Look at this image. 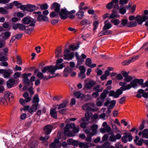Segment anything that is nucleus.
Masks as SVG:
<instances>
[{
	"label": "nucleus",
	"mask_w": 148,
	"mask_h": 148,
	"mask_svg": "<svg viewBox=\"0 0 148 148\" xmlns=\"http://www.w3.org/2000/svg\"><path fill=\"white\" fill-rule=\"evenodd\" d=\"M85 73L80 72L79 74V77L82 79H84L86 78V75L84 74Z\"/></svg>",
	"instance_id": "obj_58"
},
{
	"label": "nucleus",
	"mask_w": 148,
	"mask_h": 148,
	"mask_svg": "<svg viewBox=\"0 0 148 148\" xmlns=\"http://www.w3.org/2000/svg\"><path fill=\"white\" fill-rule=\"evenodd\" d=\"M63 61L62 59L60 58L57 60L56 64L54 66L52 65L46 66L42 69V71L43 73L48 72L52 74H55V72L56 70L61 69L65 66L63 63L59 64L62 63Z\"/></svg>",
	"instance_id": "obj_1"
},
{
	"label": "nucleus",
	"mask_w": 148,
	"mask_h": 148,
	"mask_svg": "<svg viewBox=\"0 0 148 148\" xmlns=\"http://www.w3.org/2000/svg\"><path fill=\"white\" fill-rule=\"evenodd\" d=\"M73 68H70L69 66L66 67L64 70L63 73V75L65 77H67L68 74L72 71Z\"/></svg>",
	"instance_id": "obj_21"
},
{
	"label": "nucleus",
	"mask_w": 148,
	"mask_h": 148,
	"mask_svg": "<svg viewBox=\"0 0 148 148\" xmlns=\"http://www.w3.org/2000/svg\"><path fill=\"white\" fill-rule=\"evenodd\" d=\"M128 23V21L126 19H123L121 20V23L123 26H125Z\"/></svg>",
	"instance_id": "obj_60"
},
{
	"label": "nucleus",
	"mask_w": 148,
	"mask_h": 148,
	"mask_svg": "<svg viewBox=\"0 0 148 148\" xmlns=\"http://www.w3.org/2000/svg\"><path fill=\"white\" fill-rule=\"evenodd\" d=\"M117 17V15L116 14V12L113 11V12L110 14L109 17V18H114Z\"/></svg>",
	"instance_id": "obj_61"
},
{
	"label": "nucleus",
	"mask_w": 148,
	"mask_h": 148,
	"mask_svg": "<svg viewBox=\"0 0 148 148\" xmlns=\"http://www.w3.org/2000/svg\"><path fill=\"white\" fill-rule=\"evenodd\" d=\"M32 106L29 110L31 114L36 111L37 109V95H35L32 101Z\"/></svg>",
	"instance_id": "obj_5"
},
{
	"label": "nucleus",
	"mask_w": 148,
	"mask_h": 148,
	"mask_svg": "<svg viewBox=\"0 0 148 148\" xmlns=\"http://www.w3.org/2000/svg\"><path fill=\"white\" fill-rule=\"evenodd\" d=\"M36 8V7L35 5L27 4L26 11L28 12H32L35 10Z\"/></svg>",
	"instance_id": "obj_20"
},
{
	"label": "nucleus",
	"mask_w": 148,
	"mask_h": 148,
	"mask_svg": "<svg viewBox=\"0 0 148 148\" xmlns=\"http://www.w3.org/2000/svg\"><path fill=\"white\" fill-rule=\"evenodd\" d=\"M68 103V101L67 100H66L64 101L63 103L60 104L58 106V109H60L62 108H63L66 107Z\"/></svg>",
	"instance_id": "obj_35"
},
{
	"label": "nucleus",
	"mask_w": 148,
	"mask_h": 148,
	"mask_svg": "<svg viewBox=\"0 0 148 148\" xmlns=\"http://www.w3.org/2000/svg\"><path fill=\"white\" fill-rule=\"evenodd\" d=\"M104 25L103 27L104 30H107L110 29L112 27V25L109 23H107L106 21L104 22Z\"/></svg>",
	"instance_id": "obj_30"
},
{
	"label": "nucleus",
	"mask_w": 148,
	"mask_h": 148,
	"mask_svg": "<svg viewBox=\"0 0 148 148\" xmlns=\"http://www.w3.org/2000/svg\"><path fill=\"white\" fill-rule=\"evenodd\" d=\"M118 1V0H112L110 2L107 4L106 5V8L108 10L111 9L114 5V3Z\"/></svg>",
	"instance_id": "obj_31"
},
{
	"label": "nucleus",
	"mask_w": 148,
	"mask_h": 148,
	"mask_svg": "<svg viewBox=\"0 0 148 148\" xmlns=\"http://www.w3.org/2000/svg\"><path fill=\"white\" fill-rule=\"evenodd\" d=\"M91 23V22L88 19H84L80 22V23L82 25H87Z\"/></svg>",
	"instance_id": "obj_38"
},
{
	"label": "nucleus",
	"mask_w": 148,
	"mask_h": 148,
	"mask_svg": "<svg viewBox=\"0 0 148 148\" xmlns=\"http://www.w3.org/2000/svg\"><path fill=\"white\" fill-rule=\"evenodd\" d=\"M92 135L90 133V134H87V137L86 138V140L88 142H90L91 141V136Z\"/></svg>",
	"instance_id": "obj_54"
},
{
	"label": "nucleus",
	"mask_w": 148,
	"mask_h": 148,
	"mask_svg": "<svg viewBox=\"0 0 148 148\" xmlns=\"http://www.w3.org/2000/svg\"><path fill=\"white\" fill-rule=\"evenodd\" d=\"M129 0H119L120 4L121 5L127 4Z\"/></svg>",
	"instance_id": "obj_62"
},
{
	"label": "nucleus",
	"mask_w": 148,
	"mask_h": 148,
	"mask_svg": "<svg viewBox=\"0 0 148 148\" xmlns=\"http://www.w3.org/2000/svg\"><path fill=\"white\" fill-rule=\"evenodd\" d=\"M53 126L50 125H48L44 128V131L46 135L49 134L52 130Z\"/></svg>",
	"instance_id": "obj_17"
},
{
	"label": "nucleus",
	"mask_w": 148,
	"mask_h": 148,
	"mask_svg": "<svg viewBox=\"0 0 148 148\" xmlns=\"http://www.w3.org/2000/svg\"><path fill=\"white\" fill-rule=\"evenodd\" d=\"M60 5L58 3H54L51 6V8L56 12L59 13L60 11Z\"/></svg>",
	"instance_id": "obj_16"
},
{
	"label": "nucleus",
	"mask_w": 148,
	"mask_h": 148,
	"mask_svg": "<svg viewBox=\"0 0 148 148\" xmlns=\"http://www.w3.org/2000/svg\"><path fill=\"white\" fill-rule=\"evenodd\" d=\"M14 5L17 8H20L21 10L23 11H26L27 8V4L26 5H23L21 3L17 1H14L13 2Z\"/></svg>",
	"instance_id": "obj_9"
},
{
	"label": "nucleus",
	"mask_w": 148,
	"mask_h": 148,
	"mask_svg": "<svg viewBox=\"0 0 148 148\" xmlns=\"http://www.w3.org/2000/svg\"><path fill=\"white\" fill-rule=\"evenodd\" d=\"M100 86L99 85H97L94 87V89L95 90L96 92H101L103 90V88H100Z\"/></svg>",
	"instance_id": "obj_50"
},
{
	"label": "nucleus",
	"mask_w": 148,
	"mask_h": 148,
	"mask_svg": "<svg viewBox=\"0 0 148 148\" xmlns=\"http://www.w3.org/2000/svg\"><path fill=\"white\" fill-rule=\"evenodd\" d=\"M95 105L93 103H88L85 104L83 106V109L84 110H86L87 112H89L90 111H94V109Z\"/></svg>",
	"instance_id": "obj_7"
},
{
	"label": "nucleus",
	"mask_w": 148,
	"mask_h": 148,
	"mask_svg": "<svg viewBox=\"0 0 148 148\" xmlns=\"http://www.w3.org/2000/svg\"><path fill=\"white\" fill-rule=\"evenodd\" d=\"M91 63V59L89 58H87L86 60V65L89 66Z\"/></svg>",
	"instance_id": "obj_57"
},
{
	"label": "nucleus",
	"mask_w": 148,
	"mask_h": 148,
	"mask_svg": "<svg viewBox=\"0 0 148 148\" xmlns=\"http://www.w3.org/2000/svg\"><path fill=\"white\" fill-rule=\"evenodd\" d=\"M119 84L120 86H122L121 87V89L123 90L124 91L126 90H129L131 88L130 85L128 84L127 86V83L125 82H120L119 83Z\"/></svg>",
	"instance_id": "obj_15"
},
{
	"label": "nucleus",
	"mask_w": 148,
	"mask_h": 148,
	"mask_svg": "<svg viewBox=\"0 0 148 148\" xmlns=\"http://www.w3.org/2000/svg\"><path fill=\"white\" fill-rule=\"evenodd\" d=\"M61 47H59L56 49V51L55 55L56 57L59 58L62 57L63 55L61 53Z\"/></svg>",
	"instance_id": "obj_27"
},
{
	"label": "nucleus",
	"mask_w": 148,
	"mask_h": 148,
	"mask_svg": "<svg viewBox=\"0 0 148 148\" xmlns=\"http://www.w3.org/2000/svg\"><path fill=\"white\" fill-rule=\"evenodd\" d=\"M21 74L19 72H16L14 75V78L15 79L19 77L21 75Z\"/></svg>",
	"instance_id": "obj_64"
},
{
	"label": "nucleus",
	"mask_w": 148,
	"mask_h": 148,
	"mask_svg": "<svg viewBox=\"0 0 148 148\" xmlns=\"http://www.w3.org/2000/svg\"><path fill=\"white\" fill-rule=\"evenodd\" d=\"M58 13L62 19H65L68 17V11L65 9H62Z\"/></svg>",
	"instance_id": "obj_10"
},
{
	"label": "nucleus",
	"mask_w": 148,
	"mask_h": 148,
	"mask_svg": "<svg viewBox=\"0 0 148 148\" xmlns=\"http://www.w3.org/2000/svg\"><path fill=\"white\" fill-rule=\"evenodd\" d=\"M4 97L6 99V100L10 101L14 97V96L12 93L10 92L6 91L5 92Z\"/></svg>",
	"instance_id": "obj_18"
},
{
	"label": "nucleus",
	"mask_w": 148,
	"mask_h": 148,
	"mask_svg": "<svg viewBox=\"0 0 148 148\" xmlns=\"http://www.w3.org/2000/svg\"><path fill=\"white\" fill-rule=\"evenodd\" d=\"M47 135H46L44 137H40V140L43 142L46 141V140L48 139L49 138V136Z\"/></svg>",
	"instance_id": "obj_48"
},
{
	"label": "nucleus",
	"mask_w": 148,
	"mask_h": 148,
	"mask_svg": "<svg viewBox=\"0 0 148 148\" xmlns=\"http://www.w3.org/2000/svg\"><path fill=\"white\" fill-rule=\"evenodd\" d=\"M121 137V135L120 134H117L116 135L112 134L110 136L109 140L112 142H115L117 139H120Z\"/></svg>",
	"instance_id": "obj_11"
},
{
	"label": "nucleus",
	"mask_w": 148,
	"mask_h": 148,
	"mask_svg": "<svg viewBox=\"0 0 148 148\" xmlns=\"http://www.w3.org/2000/svg\"><path fill=\"white\" fill-rule=\"evenodd\" d=\"M122 90L121 89H118L115 92L116 95H115V98H118L120 95L123 93Z\"/></svg>",
	"instance_id": "obj_40"
},
{
	"label": "nucleus",
	"mask_w": 148,
	"mask_h": 148,
	"mask_svg": "<svg viewBox=\"0 0 148 148\" xmlns=\"http://www.w3.org/2000/svg\"><path fill=\"white\" fill-rule=\"evenodd\" d=\"M38 5L40 6V9L42 10H46L48 8V6L47 4L42 5L39 4Z\"/></svg>",
	"instance_id": "obj_47"
},
{
	"label": "nucleus",
	"mask_w": 148,
	"mask_h": 148,
	"mask_svg": "<svg viewBox=\"0 0 148 148\" xmlns=\"http://www.w3.org/2000/svg\"><path fill=\"white\" fill-rule=\"evenodd\" d=\"M76 15L78 16L79 18L82 19L84 16V12L82 11V10H79L78 12L76 13Z\"/></svg>",
	"instance_id": "obj_37"
},
{
	"label": "nucleus",
	"mask_w": 148,
	"mask_h": 148,
	"mask_svg": "<svg viewBox=\"0 0 148 148\" xmlns=\"http://www.w3.org/2000/svg\"><path fill=\"white\" fill-rule=\"evenodd\" d=\"M79 145L81 148H88V146L86 143L80 142L79 144Z\"/></svg>",
	"instance_id": "obj_44"
},
{
	"label": "nucleus",
	"mask_w": 148,
	"mask_h": 148,
	"mask_svg": "<svg viewBox=\"0 0 148 148\" xmlns=\"http://www.w3.org/2000/svg\"><path fill=\"white\" fill-rule=\"evenodd\" d=\"M134 142L136 145L139 146L141 145L143 143V140L142 138L139 139V138L138 136H135V139L134 140Z\"/></svg>",
	"instance_id": "obj_22"
},
{
	"label": "nucleus",
	"mask_w": 148,
	"mask_h": 148,
	"mask_svg": "<svg viewBox=\"0 0 148 148\" xmlns=\"http://www.w3.org/2000/svg\"><path fill=\"white\" fill-rule=\"evenodd\" d=\"M109 91L106 90H105L101 94L100 97L101 99H104L106 97L107 95L108 94Z\"/></svg>",
	"instance_id": "obj_34"
},
{
	"label": "nucleus",
	"mask_w": 148,
	"mask_h": 148,
	"mask_svg": "<svg viewBox=\"0 0 148 148\" xmlns=\"http://www.w3.org/2000/svg\"><path fill=\"white\" fill-rule=\"evenodd\" d=\"M72 129L73 133H78L79 131V126L75 127V126H73Z\"/></svg>",
	"instance_id": "obj_45"
},
{
	"label": "nucleus",
	"mask_w": 148,
	"mask_h": 148,
	"mask_svg": "<svg viewBox=\"0 0 148 148\" xmlns=\"http://www.w3.org/2000/svg\"><path fill=\"white\" fill-rule=\"evenodd\" d=\"M0 13L4 14H7L8 13V11L5 8L0 7Z\"/></svg>",
	"instance_id": "obj_43"
},
{
	"label": "nucleus",
	"mask_w": 148,
	"mask_h": 148,
	"mask_svg": "<svg viewBox=\"0 0 148 148\" xmlns=\"http://www.w3.org/2000/svg\"><path fill=\"white\" fill-rule=\"evenodd\" d=\"M110 143L108 142H106L103 143L102 145V147H105V148H108L110 146Z\"/></svg>",
	"instance_id": "obj_63"
},
{
	"label": "nucleus",
	"mask_w": 148,
	"mask_h": 148,
	"mask_svg": "<svg viewBox=\"0 0 148 148\" xmlns=\"http://www.w3.org/2000/svg\"><path fill=\"white\" fill-rule=\"evenodd\" d=\"M126 9L124 6L121 5L120 6L119 9V12L122 15H124L126 12Z\"/></svg>",
	"instance_id": "obj_33"
},
{
	"label": "nucleus",
	"mask_w": 148,
	"mask_h": 148,
	"mask_svg": "<svg viewBox=\"0 0 148 148\" xmlns=\"http://www.w3.org/2000/svg\"><path fill=\"white\" fill-rule=\"evenodd\" d=\"M12 72L11 71H6L3 74V76L5 78H8L11 75Z\"/></svg>",
	"instance_id": "obj_46"
},
{
	"label": "nucleus",
	"mask_w": 148,
	"mask_h": 148,
	"mask_svg": "<svg viewBox=\"0 0 148 148\" xmlns=\"http://www.w3.org/2000/svg\"><path fill=\"white\" fill-rule=\"evenodd\" d=\"M74 94L77 98L82 99L85 97V95L79 91L75 92H74Z\"/></svg>",
	"instance_id": "obj_24"
},
{
	"label": "nucleus",
	"mask_w": 148,
	"mask_h": 148,
	"mask_svg": "<svg viewBox=\"0 0 148 148\" xmlns=\"http://www.w3.org/2000/svg\"><path fill=\"white\" fill-rule=\"evenodd\" d=\"M50 113L52 117L55 118H56L57 114L55 108H51L50 110Z\"/></svg>",
	"instance_id": "obj_29"
},
{
	"label": "nucleus",
	"mask_w": 148,
	"mask_h": 148,
	"mask_svg": "<svg viewBox=\"0 0 148 148\" xmlns=\"http://www.w3.org/2000/svg\"><path fill=\"white\" fill-rule=\"evenodd\" d=\"M143 137L145 138H148V132H147V129H145L143 131Z\"/></svg>",
	"instance_id": "obj_52"
},
{
	"label": "nucleus",
	"mask_w": 148,
	"mask_h": 148,
	"mask_svg": "<svg viewBox=\"0 0 148 148\" xmlns=\"http://www.w3.org/2000/svg\"><path fill=\"white\" fill-rule=\"evenodd\" d=\"M53 77V76H51L50 75H49V77H47L46 76H45L41 72L38 73V77L40 78L41 79L47 80Z\"/></svg>",
	"instance_id": "obj_19"
},
{
	"label": "nucleus",
	"mask_w": 148,
	"mask_h": 148,
	"mask_svg": "<svg viewBox=\"0 0 148 148\" xmlns=\"http://www.w3.org/2000/svg\"><path fill=\"white\" fill-rule=\"evenodd\" d=\"M139 58L138 56H134L131 59H130L131 62H133L136 60L138 59Z\"/></svg>",
	"instance_id": "obj_59"
},
{
	"label": "nucleus",
	"mask_w": 148,
	"mask_h": 148,
	"mask_svg": "<svg viewBox=\"0 0 148 148\" xmlns=\"http://www.w3.org/2000/svg\"><path fill=\"white\" fill-rule=\"evenodd\" d=\"M95 82L94 81H90L86 83L85 85L86 88L90 89L95 84Z\"/></svg>",
	"instance_id": "obj_26"
},
{
	"label": "nucleus",
	"mask_w": 148,
	"mask_h": 148,
	"mask_svg": "<svg viewBox=\"0 0 148 148\" xmlns=\"http://www.w3.org/2000/svg\"><path fill=\"white\" fill-rule=\"evenodd\" d=\"M61 145V143L59 142V140L56 139L54 142L50 145L49 147L51 148H60Z\"/></svg>",
	"instance_id": "obj_13"
},
{
	"label": "nucleus",
	"mask_w": 148,
	"mask_h": 148,
	"mask_svg": "<svg viewBox=\"0 0 148 148\" xmlns=\"http://www.w3.org/2000/svg\"><path fill=\"white\" fill-rule=\"evenodd\" d=\"M92 115V114L89 112H87V113L85 114V117L82 118L81 120L84 121H88L89 120V119L91 117Z\"/></svg>",
	"instance_id": "obj_28"
},
{
	"label": "nucleus",
	"mask_w": 148,
	"mask_h": 148,
	"mask_svg": "<svg viewBox=\"0 0 148 148\" xmlns=\"http://www.w3.org/2000/svg\"><path fill=\"white\" fill-rule=\"evenodd\" d=\"M38 21H48V18L46 16H44L41 14V12L40 11L38 12Z\"/></svg>",
	"instance_id": "obj_14"
},
{
	"label": "nucleus",
	"mask_w": 148,
	"mask_h": 148,
	"mask_svg": "<svg viewBox=\"0 0 148 148\" xmlns=\"http://www.w3.org/2000/svg\"><path fill=\"white\" fill-rule=\"evenodd\" d=\"M7 100L4 98H0V104H5L7 102Z\"/></svg>",
	"instance_id": "obj_55"
},
{
	"label": "nucleus",
	"mask_w": 148,
	"mask_h": 148,
	"mask_svg": "<svg viewBox=\"0 0 148 148\" xmlns=\"http://www.w3.org/2000/svg\"><path fill=\"white\" fill-rule=\"evenodd\" d=\"M79 47V44H78L76 46L74 45H70L69 47V48L71 50L73 51L78 49Z\"/></svg>",
	"instance_id": "obj_41"
},
{
	"label": "nucleus",
	"mask_w": 148,
	"mask_h": 148,
	"mask_svg": "<svg viewBox=\"0 0 148 148\" xmlns=\"http://www.w3.org/2000/svg\"><path fill=\"white\" fill-rule=\"evenodd\" d=\"M68 144L69 145H76L77 144V141L73 140L72 139H70L67 140Z\"/></svg>",
	"instance_id": "obj_36"
},
{
	"label": "nucleus",
	"mask_w": 148,
	"mask_h": 148,
	"mask_svg": "<svg viewBox=\"0 0 148 148\" xmlns=\"http://www.w3.org/2000/svg\"><path fill=\"white\" fill-rule=\"evenodd\" d=\"M137 23L136 22L133 21L129 23L127 25L128 27H136L137 26Z\"/></svg>",
	"instance_id": "obj_39"
},
{
	"label": "nucleus",
	"mask_w": 148,
	"mask_h": 148,
	"mask_svg": "<svg viewBox=\"0 0 148 148\" xmlns=\"http://www.w3.org/2000/svg\"><path fill=\"white\" fill-rule=\"evenodd\" d=\"M93 24L94 27L93 30L94 31L96 30L99 24V22L97 21H95L94 22Z\"/></svg>",
	"instance_id": "obj_53"
},
{
	"label": "nucleus",
	"mask_w": 148,
	"mask_h": 148,
	"mask_svg": "<svg viewBox=\"0 0 148 148\" xmlns=\"http://www.w3.org/2000/svg\"><path fill=\"white\" fill-rule=\"evenodd\" d=\"M98 126L96 124H94L91 127V129L92 132L90 133V134L92 135H94L96 134V131L97 129Z\"/></svg>",
	"instance_id": "obj_25"
},
{
	"label": "nucleus",
	"mask_w": 148,
	"mask_h": 148,
	"mask_svg": "<svg viewBox=\"0 0 148 148\" xmlns=\"http://www.w3.org/2000/svg\"><path fill=\"white\" fill-rule=\"evenodd\" d=\"M23 23L25 24H28L31 23L29 25L30 26L34 27V23H36L35 20L29 16L24 17L22 20Z\"/></svg>",
	"instance_id": "obj_6"
},
{
	"label": "nucleus",
	"mask_w": 148,
	"mask_h": 148,
	"mask_svg": "<svg viewBox=\"0 0 148 148\" xmlns=\"http://www.w3.org/2000/svg\"><path fill=\"white\" fill-rule=\"evenodd\" d=\"M70 50L65 49L64 51V59L70 60H71L73 57L74 54L72 52L69 53Z\"/></svg>",
	"instance_id": "obj_8"
},
{
	"label": "nucleus",
	"mask_w": 148,
	"mask_h": 148,
	"mask_svg": "<svg viewBox=\"0 0 148 148\" xmlns=\"http://www.w3.org/2000/svg\"><path fill=\"white\" fill-rule=\"evenodd\" d=\"M13 2L12 3H10L6 5V6L4 7V8L6 9L7 10L8 9H12L13 7Z\"/></svg>",
	"instance_id": "obj_49"
},
{
	"label": "nucleus",
	"mask_w": 148,
	"mask_h": 148,
	"mask_svg": "<svg viewBox=\"0 0 148 148\" xmlns=\"http://www.w3.org/2000/svg\"><path fill=\"white\" fill-rule=\"evenodd\" d=\"M111 22L113 23L114 25H117L120 23V21L119 19H113L111 20Z\"/></svg>",
	"instance_id": "obj_42"
},
{
	"label": "nucleus",
	"mask_w": 148,
	"mask_h": 148,
	"mask_svg": "<svg viewBox=\"0 0 148 148\" xmlns=\"http://www.w3.org/2000/svg\"><path fill=\"white\" fill-rule=\"evenodd\" d=\"M75 126L74 123H71L66 125L64 129V133L65 134L68 136H74V134L71 130V129Z\"/></svg>",
	"instance_id": "obj_3"
},
{
	"label": "nucleus",
	"mask_w": 148,
	"mask_h": 148,
	"mask_svg": "<svg viewBox=\"0 0 148 148\" xmlns=\"http://www.w3.org/2000/svg\"><path fill=\"white\" fill-rule=\"evenodd\" d=\"M124 135L122 137V140L124 143H126L127 142V140L129 141H132V136L130 133H124Z\"/></svg>",
	"instance_id": "obj_12"
},
{
	"label": "nucleus",
	"mask_w": 148,
	"mask_h": 148,
	"mask_svg": "<svg viewBox=\"0 0 148 148\" xmlns=\"http://www.w3.org/2000/svg\"><path fill=\"white\" fill-rule=\"evenodd\" d=\"M18 29L20 30H24L26 29V26L24 25L19 23Z\"/></svg>",
	"instance_id": "obj_51"
},
{
	"label": "nucleus",
	"mask_w": 148,
	"mask_h": 148,
	"mask_svg": "<svg viewBox=\"0 0 148 148\" xmlns=\"http://www.w3.org/2000/svg\"><path fill=\"white\" fill-rule=\"evenodd\" d=\"M16 58L17 59V64L19 65H21L22 62L21 57L19 56H16Z\"/></svg>",
	"instance_id": "obj_56"
},
{
	"label": "nucleus",
	"mask_w": 148,
	"mask_h": 148,
	"mask_svg": "<svg viewBox=\"0 0 148 148\" xmlns=\"http://www.w3.org/2000/svg\"><path fill=\"white\" fill-rule=\"evenodd\" d=\"M29 94L27 92L25 93L23 95V97L25 98V101L26 102H29L31 100V97H29Z\"/></svg>",
	"instance_id": "obj_32"
},
{
	"label": "nucleus",
	"mask_w": 148,
	"mask_h": 148,
	"mask_svg": "<svg viewBox=\"0 0 148 148\" xmlns=\"http://www.w3.org/2000/svg\"><path fill=\"white\" fill-rule=\"evenodd\" d=\"M147 18L146 16H142L139 15H137L136 17L134 16H130L129 17L130 20L132 21L135 19L138 24L141 25L143 22L146 21Z\"/></svg>",
	"instance_id": "obj_4"
},
{
	"label": "nucleus",
	"mask_w": 148,
	"mask_h": 148,
	"mask_svg": "<svg viewBox=\"0 0 148 148\" xmlns=\"http://www.w3.org/2000/svg\"><path fill=\"white\" fill-rule=\"evenodd\" d=\"M15 80L13 79H9L7 82V86L8 88H11L15 84Z\"/></svg>",
	"instance_id": "obj_23"
},
{
	"label": "nucleus",
	"mask_w": 148,
	"mask_h": 148,
	"mask_svg": "<svg viewBox=\"0 0 148 148\" xmlns=\"http://www.w3.org/2000/svg\"><path fill=\"white\" fill-rule=\"evenodd\" d=\"M32 75V74L30 73H28L27 74L24 73L22 75V76L24 78L23 80L25 85V86L23 88V90H25L27 89L29 91L30 94L32 95L34 93V92L32 91V88L33 83L27 78L28 76H30Z\"/></svg>",
	"instance_id": "obj_2"
}]
</instances>
